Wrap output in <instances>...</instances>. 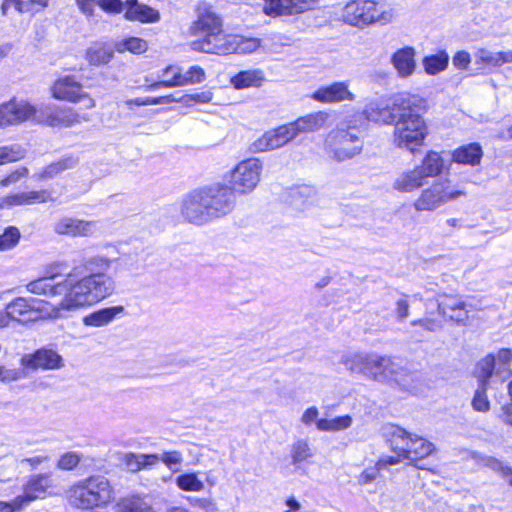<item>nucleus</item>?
<instances>
[{
    "label": "nucleus",
    "mask_w": 512,
    "mask_h": 512,
    "mask_svg": "<svg viewBox=\"0 0 512 512\" xmlns=\"http://www.w3.org/2000/svg\"><path fill=\"white\" fill-rule=\"evenodd\" d=\"M112 260L94 255L84 258L62 281L60 266L47 267L42 277L31 281L27 290L33 294L59 297V302L47 313L49 317L61 318L65 313L94 305L110 297L116 288L115 280L107 274Z\"/></svg>",
    "instance_id": "nucleus-1"
},
{
    "label": "nucleus",
    "mask_w": 512,
    "mask_h": 512,
    "mask_svg": "<svg viewBox=\"0 0 512 512\" xmlns=\"http://www.w3.org/2000/svg\"><path fill=\"white\" fill-rule=\"evenodd\" d=\"M222 26L221 18L211 8H200L198 18L191 26L192 34L198 37L191 42L192 49L226 55L253 53L260 47V39L226 35Z\"/></svg>",
    "instance_id": "nucleus-2"
},
{
    "label": "nucleus",
    "mask_w": 512,
    "mask_h": 512,
    "mask_svg": "<svg viewBox=\"0 0 512 512\" xmlns=\"http://www.w3.org/2000/svg\"><path fill=\"white\" fill-rule=\"evenodd\" d=\"M396 106L400 108L396 107L399 114L394 122V144L414 153L416 147L423 145L428 135V127L423 118L425 100L417 95L401 93L396 95Z\"/></svg>",
    "instance_id": "nucleus-3"
},
{
    "label": "nucleus",
    "mask_w": 512,
    "mask_h": 512,
    "mask_svg": "<svg viewBox=\"0 0 512 512\" xmlns=\"http://www.w3.org/2000/svg\"><path fill=\"white\" fill-rule=\"evenodd\" d=\"M511 362L512 352L509 349H500L496 355H487L478 362L476 375L479 387L472 400V406L476 411L487 412L490 409L487 389L501 385L511 377Z\"/></svg>",
    "instance_id": "nucleus-4"
},
{
    "label": "nucleus",
    "mask_w": 512,
    "mask_h": 512,
    "mask_svg": "<svg viewBox=\"0 0 512 512\" xmlns=\"http://www.w3.org/2000/svg\"><path fill=\"white\" fill-rule=\"evenodd\" d=\"M68 497L70 503L78 508H100L113 500V489L104 476H91L72 486Z\"/></svg>",
    "instance_id": "nucleus-5"
},
{
    "label": "nucleus",
    "mask_w": 512,
    "mask_h": 512,
    "mask_svg": "<svg viewBox=\"0 0 512 512\" xmlns=\"http://www.w3.org/2000/svg\"><path fill=\"white\" fill-rule=\"evenodd\" d=\"M342 20L352 26L364 27L375 22L383 24L392 20V12L384 2L353 0L342 11Z\"/></svg>",
    "instance_id": "nucleus-6"
},
{
    "label": "nucleus",
    "mask_w": 512,
    "mask_h": 512,
    "mask_svg": "<svg viewBox=\"0 0 512 512\" xmlns=\"http://www.w3.org/2000/svg\"><path fill=\"white\" fill-rule=\"evenodd\" d=\"M325 150L337 161L353 158L362 150L359 128L348 124L345 128L339 127L332 130L326 136Z\"/></svg>",
    "instance_id": "nucleus-7"
},
{
    "label": "nucleus",
    "mask_w": 512,
    "mask_h": 512,
    "mask_svg": "<svg viewBox=\"0 0 512 512\" xmlns=\"http://www.w3.org/2000/svg\"><path fill=\"white\" fill-rule=\"evenodd\" d=\"M389 433L392 450L410 462L424 459L435 451L433 443L399 426H392Z\"/></svg>",
    "instance_id": "nucleus-8"
},
{
    "label": "nucleus",
    "mask_w": 512,
    "mask_h": 512,
    "mask_svg": "<svg viewBox=\"0 0 512 512\" xmlns=\"http://www.w3.org/2000/svg\"><path fill=\"white\" fill-rule=\"evenodd\" d=\"M463 195H465V192L452 186L449 179L438 180L422 190L419 197L414 201L413 207L419 212H431Z\"/></svg>",
    "instance_id": "nucleus-9"
},
{
    "label": "nucleus",
    "mask_w": 512,
    "mask_h": 512,
    "mask_svg": "<svg viewBox=\"0 0 512 512\" xmlns=\"http://www.w3.org/2000/svg\"><path fill=\"white\" fill-rule=\"evenodd\" d=\"M263 164L258 158L239 162L230 173L229 187L234 194H247L254 191L261 180Z\"/></svg>",
    "instance_id": "nucleus-10"
},
{
    "label": "nucleus",
    "mask_w": 512,
    "mask_h": 512,
    "mask_svg": "<svg viewBox=\"0 0 512 512\" xmlns=\"http://www.w3.org/2000/svg\"><path fill=\"white\" fill-rule=\"evenodd\" d=\"M54 487L52 472L32 475L24 487V494L17 496L11 502H0L9 512L21 510L32 501L45 497L50 488Z\"/></svg>",
    "instance_id": "nucleus-11"
},
{
    "label": "nucleus",
    "mask_w": 512,
    "mask_h": 512,
    "mask_svg": "<svg viewBox=\"0 0 512 512\" xmlns=\"http://www.w3.org/2000/svg\"><path fill=\"white\" fill-rule=\"evenodd\" d=\"M408 372L393 358L389 356H381L377 354H370L366 371L368 379L380 382H397L405 381V376Z\"/></svg>",
    "instance_id": "nucleus-12"
},
{
    "label": "nucleus",
    "mask_w": 512,
    "mask_h": 512,
    "mask_svg": "<svg viewBox=\"0 0 512 512\" xmlns=\"http://www.w3.org/2000/svg\"><path fill=\"white\" fill-rule=\"evenodd\" d=\"M208 206L211 222L230 214L236 203L234 192L225 185H213L201 188Z\"/></svg>",
    "instance_id": "nucleus-13"
},
{
    "label": "nucleus",
    "mask_w": 512,
    "mask_h": 512,
    "mask_svg": "<svg viewBox=\"0 0 512 512\" xmlns=\"http://www.w3.org/2000/svg\"><path fill=\"white\" fill-rule=\"evenodd\" d=\"M87 121L89 117L86 114H79L71 107L53 104H40V112L37 115V123L51 127H71Z\"/></svg>",
    "instance_id": "nucleus-14"
},
{
    "label": "nucleus",
    "mask_w": 512,
    "mask_h": 512,
    "mask_svg": "<svg viewBox=\"0 0 512 512\" xmlns=\"http://www.w3.org/2000/svg\"><path fill=\"white\" fill-rule=\"evenodd\" d=\"M52 97L71 103H84L86 109L95 107V100L83 90L82 84L74 76H64L58 78L51 86Z\"/></svg>",
    "instance_id": "nucleus-15"
},
{
    "label": "nucleus",
    "mask_w": 512,
    "mask_h": 512,
    "mask_svg": "<svg viewBox=\"0 0 512 512\" xmlns=\"http://www.w3.org/2000/svg\"><path fill=\"white\" fill-rule=\"evenodd\" d=\"M40 105H33L26 100L12 99L0 105V129L17 125L25 121L37 122Z\"/></svg>",
    "instance_id": "nucleus-16"
},
{
    "label": "nucleus",
    "mask_w": 512,
    "mask_h": 512,
    "mask_svg": "<svg viewBox=\"0 0 512 512\" xmlns=\"http://www.w3.org/2000/svg\"><path fill=\"white\" fill-rule=\"evenodd\" d=\"M43 308L44 302L42 300L16 298L6 306L5 312L0 311V315L5 319V324L0 325V328L6 327L10 319L22 323L36 321L42 317Z\"/></svg>",
    "instance_id": "nucleus-17"
},
{
    "label": "nucleus",
    "mask_w": 512,
    "mask_h": 512,
    "mask_svg": "<svg viewBox=\"0 0 512 512\" xmlns=\"http://www.w3.org/2000/svg\"><path fill=\"white\" fill-rule=\"evenodd\" d=\"M180 215L185 222L195 226L212 223L201 189L193 190L183 197Z\"/></svg>",
    "instance_id": "nucleus-18"
},
{
    "label": "nucleus",
    "mask_w": 512,
    "mask_h": 512,
    "mask_svg": "<svg viewBox=\"0 0 512 512\" xmlns=\"http://www.w3.org/2000/svg\"><path fill=\"white\" fill-rule=\"evenodd\" d=\"M20 364L27 370H57L64 366L62 356L53 349L41 348L33 353L24 354Z\"/></svg>",
    "instance_id": "nucleus-19"
},
{
    "label": "nucleus",
    "mask_w": 512,
    "mask_h": 512,
    "mask_svg": "<svg viewBox=\"0 0 512 512\" xmlns=\"http://www.w3.org/2000/svg\"><path fill=\"white\" fill-rule=\"evenodd\" d=\"M170 72H173V78L155 82L149 86V89L197 84L203 82L206 77L204 69L198 65L191 66L184 74L181 73L180 68L168 66L164 69V76H168Z\"/></svg>",
    "instance_id": "nucleus-20"
},
{
    "label": "nucleus",
    "mask_w": 512,
    "mask_h": 512,
    "mask_svg": "<svg viewBox=\"0 0 512 512\" xmlns=\"http://www.w3.org/2000/svg\"><path fill=\"white\" fill-rule=\"evenodd\" d=\"M295 137L288 124L267 131L260 138L251 143L249 150L252 153H260L283 147Z\"/></svg>",
    "instance_id": "nucleus-21"
},
{
    "label": "nucleus",
    "mask_w": 512,
    "mask_h": 512,
    "mask_svg": "<svg viewBox=\"0 0 512 512\" xmlns=\"http://www.w3.org/2000/svg\"><path fill=\"white\" fill-rule=\"evenodd\" d=\"M469 305L458 295L442 294L437 299L438 313L457 323L468 319Z\"/></svg>",
    "instance_id": "nucleus-22"
},
{
    "label": "nucleus",
    "mask_w": 512,
    "mask_h": 512,
    "mask_svg": "<svg viewBox=\"0 0 512 512\" xmlns=\"http://www.w3.org/2000/svg\"><path fill=\"white\" fill-rule=\"evenodd\" d=\"M311 98L322 103H338L343 101H353L354 93L349 90V84L346 81L334 82L327 86L319 87Z\"/></svg>",
    "instance_id": "nucleus-23"
},
{
    "label": "nucleus",
    "mask_w": 512,
    "mask_h": 512,
    "mask_svg": "<svg viewBox=\"0 0 512 512\" xmlns=\"http://www.w3.org/2000/svg\"><path fill=\"white\" fill-rule=\"evenodd\" d=\"M95 223L73 217H62L54 224V232L70 237H87L93 234Z\"/></svg>",
    "instance_id": "nucleus-24"
},
{
    "label": "nucleus",
    "mask_w": 512,
    "mask_h": 512,
    "mask_svg": "<svg viewBox=\"0 0 512 512\" xmlns=\"http://www.w3.org/2000/svg\"><path fill=\"white\" fill-rule=\"evenodd\" d=\"M416 50L412 46H405L396 50L390 62L400 78L412 76L417 69Z\"/></svg>",
    "instance_id": "nucleus-25"
},
{
    "label": "nucleus",
    "mask_w": 512,
    "mask_h": 512,
    "mask_svg": "<svg viewBox=\"0 0 512 512\" xmlns=\"http://www.w3.org/2000/svg\"><path fill=\"white\" fill-rule=\"evenodd\" d=\"M400 108V106H397ZM399 111L396 109V95L393 97L391 105H382L380 103H370L362 112V116L367 121L381 124H394Z\"/></svg>",
    "instance_id": "nucleus-26"
},
{
    "label": "nucleus",
    "mask_w": 512,
    "mask_h": 512,
    "mask_svg": "<svg viewBox=\"0 0 512 512\" xmlns=\"http://www.w3.org/2000/svg\"><path fill=\"white\" fill-rule=\"evenodd\" d=\"M51 193L48 190L20 191L6 195L1 199L2 206L34 205L51 201Z\"/></svg>",
    "instance_id": "nucleus-27"
},
{
    "label": "nucleus",
    "mask_w": 512,
    "mask_h": 512,
    "mask_svg": "<svg viewBox=\"0 0 512 512\" xmlns=\"http://www.w3.org/2000/svg\"><path fill=\"white\" fill-rule=\"evenodd\" d=\"M124 17L129 21L154 23L160 19V14L157 10L138 0H126Z\"/></svg>",
    "instance_id": "nucleus-28"
},
{
    "label": "nucleus",
    "mask_w": 512,
    "mask_h": 512,
    "mask_svg": "<svg viewBox=\"0 0 512 512\" xmlns=\"http://www.w3.org/2000/svg\"><path fill=\"white\" fill-rule=\"evenodd\" d=\"M327 118V113L320 111L300 117L294 122L288 123V126L296 138L301 133H309L321 129Z\"/></svg>",
    "instance_id": "nucleus-29"
},
{
    "label": "nucleus",
    "mask_w": 512,
    "mask_h": 512,
    "mask_svg": "<svg viewBox=\"0 0 512 512\" xmlns=\"http://www.w3.org/2000/svg\"><path fill=\"white\" fill-rule=\"evenodd\" d=\"M424 180L421 171L416 166L414 169L400 173L393 182V188L403 193L412 192L422 187Z\"/></svg>",
    "instance_id": "nucleus-30"
},
{
    "label": "nucleus",
    "mask_w": 512,
    "mask_h": 512,
    "mask_svg": "<svg viewBox=\"0 0 512 512\" xmlns=\"http://www.w3.org/2000/svg\"><path fill=\"white\" fill-rule=\"evenodd\" d=\"M266 80L265 74L261 69L243 70L231 77L230 83L235 89H246L251 87H260Z\"/></svg>",
    "instance_id": "nucleus-31"
},
{
    "label": "nucleus",
    "mask_w": 512,
    "mask_h": 512,
    "mask_svg": "<svg viewBox=\"0 0 512 512\" xmlns=\"http://www.w3.org/2000/svg\"><path fill=\"white\" fill-rule=\"evenodd\" d=\"M476 62L481 65L500 67L512 63V50L490 51L484 48L475 53Z\"/></svg>",
    "instance_id": "nucleus-32"
},
{
    "label": "nucleus",
    "mask_w": 512,
    "mask_h": 512,
    "mask_svg": "<svg viewBox=\"0 0 512 512\" xmlns=\"http://www.w3.org/2000/svg\"><path fill=\"white\" fill-rule=\"evenodd\" d=\"M113 56V48L104 42H94L86 50V60L93 66L105 65Z\"/></svg>",
    "instance_id": "nucleus-33"
},
{
    "label": "nucleus",
    "mask_w": 512,
    "mask_h": 512,
    "mask_svg": "<svg viewBox=\"0 0 512 512\" xmlns=\"http://www.w3.org/2000/svg\"><path fill=\"white\" fill-rule=\"evenodd\" d=\"M123 311V306L103 308L86 315L83 318V324L91 327H102L112 322Z\"/></svg>",
    "instance_id": "nucleus-34"
},
{
    "label": "nucleus",
    "mask_w": 512,
    "mask_h": 512,
    "mask_svg": "<svg viewBox=\"0 0 512 512\" xmlns=\"http://www.w3.org/2000/svg\"><path fill=\"white\" fill-rule=\"evenodd\" d=\"M483 156V151L478 143H470L457 148L452 158L455 162L468 165H478Z\"/></svg>",
    "instance_id": "nucleus-35"
},
{
    "label": "nucleus",
    "mask_w": 512,
    "mask_h": 512,
    "mask_svg": "<svg viewBox=\"0 0 512 512\" xmlns=\"http://www.w3.org/2000/svg\"><path fill=\"white\" fill-rule=\"evenodd\" d=\"M417 167L421 171L424 179L436 177L441 174L444 169V160L438 152L429 151L422 160V164Z\"/></svg>",
    "instance_id": "nucleus-36"
},
{
    "label": "nucleus",
    "mask_w": 512,
    "mask_h": 512,
    "mask_svg": "<svg viewBox=\"0 0 512 512\" xmlns=\"http://www.w3.org/2000/svg\"><path fill=\"white\" fill-rule=\"evenodd\" d=\"M77 164V158L66 156L46 166L41 173L37 174V177L40 180L51 179L65 170L74 168Z\"/></svg>",
    "instance_id": "nucleus-37"
},
{
    "label": "nucleus",
    "mask_w": 512,
    "mask_h": 512,
    "mask_svg": "<svg viewBox=\"0 0 512 512\" xmlns=\"http://www.w3.org/2000/svg\"><path fill=\"white\" fill-rule=\"evenodd\" d=\"M449 63V55L446 51H439L436 54L425 56L422 65L428 75H437L444 71Z\"/></svg>",
    "instance_id": "nucleus-38"
},
{
    "label": "nucleus",
    "mask_w": 512,
    "mask_h": 512,
    "mask_svg": "<svg viewBox=\"0 0 512 512\" xmlns=\"http://www.w3.org/2000/svg\"><path fill=\"white\" fill-rule=\"evenodd\" d=\"M352 423V417L350 415H344L333 419H319L316 421V426L319 431L339 432L350 428Z\"/></svg>",
    "instance_id": "nucleus-39"
},
{
    "label": "nucleus",
    "mask_w": 512,
    "mask_h": 512,
    "mask_svg": "<svg viewBox=\"0 0 512 512\" xmlns=\"http://www.w3.org/2000/svg\"><path fill=\"white\" fill-rule=\"evenodd\" d=\"M116 512H155L153 508L140 497L121 499L116 506Z\"/></svg>",
    "instance_id": "nucleus-40"
},
{
    "label": "nucleus",
    "mask_w": 512,
    "mask_h": 512,
    "mask_svg": "<svg viewBox=\"0 0 512 512\" xmlns=\"http://www.w3.org/2000/svg\"><path fill=\"white\" fill-rule=\"evenodd\" d=\"M314 455L312 448L309 443L305 439H297L293 442L291 446V458L292 464L298 465L308 459L312 458Z\"/></svg>",
    "instance_id": "nucleus-41"
},
{
    "label": "nucleus",
    "mask_w": 512,
    "mask_h": 512,
    "mask_svg": "<svg viewBox=\"0 0 512 512\" xmlns=\"http://www.w3.org/2000/svg\"><path fill=\"white\" fill-rule=\"evenodd\" d=\"M115 49L120 53L129 51L134 54H141L146 52L148 44L141 38L129 37L117 42L115 44Z\"/></svg>",
    "instance_id": "nucleus-42"
},
{
    "label": "nucleus",
    "mask_w": 512,
    "mask_h": 512,
    "mask_svg": "<svg viewBox=\"0 0 512 512\" xmlns=\"http://www.w3.org/2000/svg\"><path fill=\"white\" fill-rule=\"evenodd\" d=\"M263 12L269 16H281L296 14L294 5L286 4L283 0H264Z\"/></svg>",
    "instance_id": "nucleus-43"
},
{
    "label": "nucleus",
    "mask_w": 512,
    "mask_h": 512,
    "mask_svg": "<svg viewBox=\"0 0 512 512\" xmlns=\"http://www.w3.org/2000/svg\"><path fill=\"white\" fill-rule=\"evenodd\" d=\"M26 150L20 144L0 146V165L16 162L25 157Z\"/></svg>",
    "instance_id": "nucleus-44"
},
{
    "label": "nucleus",
    "mask_w": 512,
    "mask_h": 512,
    "mask_svg": "<svg viewBox=\"0 0 512 512\" xmlns=\"http://www.w3.org/2000/svg\"><path fill=\"white\" fill-rule=\"evenodd\" d=\"M369 355L370 354L362 353L349 355L345 358L344 365L349 371L353 373H360L365 376L369 361Z\"/></svg>",
    "instance_id": "nucleus-45"
},
{
    "label": "nucleus",
    "mask_w": 512,
    "mask_h": 512,
    "mask_svg": "<svg viewBox=\"0 0 512 512\" xmlns=\"http://www.w3.org/2000/svg\"><path fill=\"white\" fill-rule=\"evenodd\" d=\"M176 484L181 490L188 492H200L205 487L204 483L198 479L195 473H187L178 476Z\"/></svg>",
    "instance_id": "nucleus-46"
},
{
    "label": "nucleus",
    "mask_w": 512,
    "mask_h": 512,
    "mask_svg": "<svg viewBox=\"0 0 512 512\" xmlns=\"http://www.w3.org/2000/svg\"><path fill=\"white\" fill-rule=\"evenodd\" d=\"M20 240L18 228L9 226L0 232V251H6L14 248Z\"/></svg>",
    "instance_id": "nucleus-47"
},
{
    "label": "nucleus",
    "mask_w": 512,
    "mask_h": 512,
    "mask_svg": "<svg viewBox=\"0 0 512 512\" xmlns=\"http://www.w3.org/2000/svg\"><path fill=\"white\" fill-rule=\"evenodd\" d=\"M469 455L472 459L476 460L478 464L489 467L490 469L499 472L502 477L503 470L508 469V466H504L500 460L494 457L481 455L477 452H470Z\"/></svg>",
    "instance_id": "nucleus-48"
},
{
    "label": "nucleus",
    "mask_w": 512,
    "mask_h": 512,
    "mask_svg": "<svg viewBox=\"0 0 512 512\" xmlns=\"http://www.w3.org/2000/svg\"><path fill=\"white\" fill-rule=\"evenodd\" d=\"M213 99V93L210 90L196 92L192 94H184L180 96L182 104L185 106H192L194 103H209Z\"/></svg>",
    "instance_id": "nucleus-49"
},
{
    "label": "nucleus",
    "mask_w": 512,
    "mask_h": 512,
    "mask_svg": "<svg viewBox=\"0 0 512 512\" xmlns=\"http://www.w3.org/2000/svg\"><path fill=\"white\" fill-rule=\"evenodd\" d=\"M82 455L77 452H67L60 456L57 467L61 470H72L80 463Z\"/></svg>",
    "instance_id": "nucleus-50"
},
{
    "label": "nucleus",
    "mask_w": 512,
    "mask_h": 512,
    "mask_svg": "<svg viewBox=\"0 0 512 512\" xmlns=\"http://www.w3.org/2000/svg\"><path fill=\"white\" fill-rule=\"evenodd\" d=\"M24 376L25 375L20 369L8 368L5 365H0V383L4 385L19 381L24 378Z\"/></svg>",
    "instance_id": "nucleus-51"
},
{
    "label": "nucleus",
    "mask_w": 512,
    "mask_h": 512,
    "mask_svg": "<svg viewBox=\"0 0 512 512\" xmlns=\"http://www.w3.org/2000/svg\"><path fill=\"white\" fill-rule=\"evenodd\" d=\"M97 5L106 13L119 14L125 8V2L122 0H97Z\"/></svg>",
    "instance_id": "nucleus-52"
},
{
    "label": "nucleus",
    "mask_w": 512,
    "mask_h": 512,
    "mask_svg": "<svg viewBox=\"0 0 512 512\" xmlns=\"http://www.w3.org/2000/svg\"><path fill=\"white\" fill-rule=\"evenodd\" d=\"M158 459V456L153 454L131 455L129 465L132 466V460H134L136 469H141L146 466L154 465Z\"/></svg>",
    "instance_id": "nucleus-53"
},
{
    "label": "nucleus",
    "mask_w": 512,
    "mask_h": 512,
    "mask_svg": "<svg viewBox=\"0 0 512 512\" xmlns=\"http://www.w3.org/2000/svg\"><path fill=\"white\" fill-rule=\"evenodd\" d=\"M286 4L294 5V11L296 14L303 13L307 10L314 9L320 5L321 0H283Z\"/></svg>",
    "instance_id": "nucleus-54"
},
{
    "label": "nucleus",
    "mask_w": 512,
    "mask_h": 512,
    "mask_svg": "<svg viewBox=\"0 0 512 512\" xmlns=\"http://www.w3.org/2000/svg\"><path fill=\"white\" fill-rule=\"evenodd\" d=\"M29 173V170L26 167H20L11 173H9L7 176H5L3 179L0 180V186L1 187H7L11 184H14L18 182L21 178L26 177Z\"/></svg>",
    "instance_id": "nucleus-55"
},
{
    "label": "nucleus",
    "mask_w": 512,
    "mask_h": 512,
    "mask_svg": "<svg viewBox=\"0 0 512 512\" xmlns=\"http://www.w3.org/2000/svg\"><path fill=\"white\" fill-rule=\"evenodd\" d=\"M381 469H378L377 463L374 467L365 469L359 476H358V483L360 485H366L369 483H372L377 479L379 476V472Z\"/></svg>",
    "instance_id": "nucleus-56"
},
{
    "label": "nucleus",
    "mask_w": 512,
    "mask_h": 512,
    "mask_svg": "<svg viewBox=\"0 0 512 512\" xmlns=\"http://www.w3.org/2000/svg\"><path fill=\"white\" fill-rule=\"evenodd\" d=\"M470 62H471V56L467 51H464V50L458 51L453 56V59H452L453 65L457 69H461V70L467 69Z\"/></svg>",
    "instance_id": "nucleus-57"
},
{
    "label": "nucleus",
    "mask_w": 512,
    "mask_h": 512,
    "mask_svg": "<svg viewBox=\"0 0 512 512\" xmlns=\"http://www.w3.org/2000/svg\"><path fill=\"white\" fill-rule=\"evenodd\" d=\"M411 325L412 326H421L430 332H434L442 327V325L439 321L432 319V318L413 320L411 322Z\"/></svg>",
    "instance_id": "nucleus-58"
},
{
    "label": "nucleus",
    "mask_w": 512,
    "mask_h": 512,
    "mask_svg": "<svg viewBox=\"0 0 512 512\" xmlns=\"http://www.w3.org/2000/svg\"><path fill=\"white\" fill-rule=\"evenodd\" d=\"M161 460L169 467L177 466L182 461L181 453L178 451L166 452L162 455Z\"/></svg>",
    "instance_id": "nucleus-59"
},
{
    "label": "nucleus",
    "mask_w": 512,
    "mask_h": 512,
    "mask_svg": "<svg viewBox=\"0 0 512 512\" xmlns=\"http://www.w3.org/2000/svg\"><path fill=\"white\" fill-rule=\"evenodd\" d=\"M409 303L406 299H399L396 302V317L399 321L405 320L409 316Z\"/></svg>",
    "instance_id": "nucleus-60"
},
{
    "label": "nucleus",
    "mask_w": 512,
    "mask_h": 512,
    "mask_svg": "<svg viewBox=\"0 0 512 512\" xmlns=\"http://www.w3.org/2000/svg\"><path fill=\"white\" fill-rule=\"evenodd\" d=\"M97 0H76V3L83 14L88 17L93 16L94 7L97 5Z\"/></svg>",
    "instance_id": "nucleus-61"
},
{
    "label": "nucleus",
    "mask_w": 512,
    "mask_h": 512,
    "mask_svg": "<svg viewBox=\"0 0 512 512\" xmlns=\"http://www.w3.org/2000/svg\"><path fill=\"white\" fill-rule=\"evenodd\" d=\"M401 459H403L402 455H399V453H396V456H385L380 458L376 463L378 469H385L388 466L396 465L398 464Z\"/></svg>",
    "instance_id": "nucleus-62"
},
{
    "label": "nucleus",
    "mask_w": 512,
    "mask_h": 512,
    "mask_svg": "<svg viewBox=\"0 0 512 512\" xmlns=\"http://www.w3.org/2000/svg\"><path fill=\"white\" fill-rule=\"evenodd\" d=\"M319 411L316 407L312 406L306 409L301 417L302 423L310 425L312 422L317 421Z\"/></svg>",
    "instance_id": "nucleus-63"
},
{
    "label": "nucleus",
    "mask_w": 512,
    "mask_h": 512,
    "mask_svg": "<svg viewBox=\"0 0 512 512\" xmlns=\"http://www.w3.org/2000/svg\"><path fill=\"white\" fill-rule=\"evenodd\" d=\"M194 505L199 506L206 512H216L217 511L216 505L211 499H207V498L195 499Z\"/></svg>",
    "instance_id": "nucleus-64"
}]
</instances>
